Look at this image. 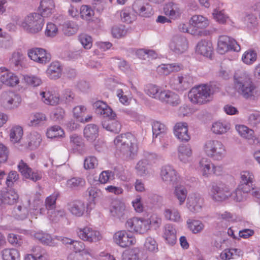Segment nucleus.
<instances>
[{"label":"nucleus","mask_w":260,"mask_h":260,"mask_svg":"<svg viewBox=\"0 0 260 260\" xmlns=\"http://www.w3.org/2000/svg\"><path fill=\"white\" fill-rule=\"evenodd\" d=\"M116 152L122 155L127 159H133L136 155L138 149L136 138L131 133L121 134L114 140Z\"/></svg>","instance_id":"nucleus-1"},{"label":"nucleus","mask_w":260,"mask_h":260,"mask_svg":"<svg viewBox=\"0 0 260 260\" xmlns=\"http://www.w3.org/2000/svg\"><path fill=\"white\" fill-rule=\"evenodd\" d=\"M233 84L235 90L245 99H250L255 94V86L249 75L245 72L235 73Z\"/></svg>","instance_id":"nucleus-2"},{"label":"nucleus","mask_w":260,"mask_h":260,"mask_svg":"<svg viewBox=\"0 0 260 260\" xmlns=\"http://www.w3.org/2000/svg\"><path fill=\"white\" fill-rule=\"evenodd\" d=\"M44 20L39 13H32L27 15L21 23V26L28 33L40 32L44 25Z\"/></svg>","instance_id":"nucleus-3"},{"label":"nucleus","mask_w":260,"mask_h":260,"mask_svg":"<svg viewBox=\"0 0 260 260\" xmlns=\"http://www.w3.org/2000/svg\"><path fill=\"white\" fill-rule=\"evenodd\" d=\"M204 150L206 154L213 160H220L226 154L224 145L216 140L207 141L204 146Z\"/></svg>","instance_id":"nucleus-4"},{"label":"nucleus","mask_w":260,"mask_h":260,"mask_svg":"<svg viewBox=\"0 0 260 260\" xmlns=\"http://www.w3.org/2000/svg\"><path fill=\"white\" fill-rule=\"evenodd\" d=\"M211 94L210 87L207 85H202L192 88L188 95L192 103L203 105L210 101Z\"/></svg>","instance_id":"nucleus-5"},{"label":"nucleus","mask_w":260,"mask_h":260,"mask_svg":"<svg viewBox=\"0 0 260 260\" xmlns=\"http://www.w3.org/2000/svg\"><path fill=\"white\" fill-rule=\"evenodd\" d=\"M210 195L214 201H224L231 196V189L229 186L224 183H213L211 186Z\"/></svg>","instance_id":"nucleus-6"},{"label":"nucleus","mask_w":260,"mask_h":260,"mask_svg":"<svg viewBox=\"0 0 260 260\" xmlns=\"http://www.w3.org/2000/svg\"><path fill=\"white\" fill-rule=\"evenodd\" d=\"M217 50L219 53L223 54L229 50L238 52L241 50V47L235 40L223 35L218 38Z\"/></svg>","instance_id":"nucleus-7"},{"label":"nucleus","mask_w":260,"mask_h":260,"mask_svg":"<svg viewBox=\"0 0 260 260\" xmlns=\"http://www.w3.org/2000/svg\"><path fill=\"white\" fill-rule=\"evenodd\" d=\"M125 227L130 232H135L140 234H143L149 230L147 220L137 217L128 219L125 223Z\"/></svg>","instance_id":"nucleus-8"},{"label":"nucleus","mask_w":260,"mask_h":260,"mask_svg":"<svg viewBox=\"0 0 260 260\" xmlns=\"http://www.w3.org/2000/svg\"><path fill=\"white\" fill-rule=\"evenodd\" d=\"M90 204H85L81 200H74L67 203V207L69 212L76 217L82 216L84 213L89 212L92 209Z\"/></svg>","instance_id":"nucleus-9"},{"label":"nucleus","mask_w":260,"mask_h":260,"mask_svg":"<svg viewBox=\"0 0 260 260\" xmlns=\"http://www.w3.org/2000/svg\"><path fill=\"white\" fill-rule=\"evenodd\" d=\"M77 233L81 239L90 243L96 242L102 239L100 232L89 226L78 229Z\"/></svg>","instance_id":"nucleus-10"},{"label":"nucleus","mask_w":260,"mask_h":260,"mask_svg":"<svg viewBox=\"0 0 260 260\" xmlns=\"http://www.w3.org/2000/svg\"><path fill=\"white\" fill-rule=\"evenodd\" d=\"M160 177L165 183L170 185L176 184L180 179L177 172L170 165H166L161 168Z\"/></svg>","instance_id":"nucleus-11"},{"label":"nucleus","mask_w":260,"mask_h":260,"mask_svg":"<svg viewBox=\"0 0 260 260\" xmlns=\"http://www.w3.org/2000/svg\"><path fill=\"white\" fill-rule=\"evenodd\" d=\"M21 102V97L13 92H6L2 94V104L7 109H16L19 106Z\"/></svg>","instance_id":"nucleus-12"},{"label":"nucleus","mask_w":260,"mask_h":260,"mask_svg":"<svg viewBox=\"0 0 260 260\" xmlns=\"http://www.w3.org/2000/svg\"><path fill=\"white\" fill-rule=\"evenodd\" d=\"M169 48L176 54L183 53L188 49L187 39L181 35L174 36L170 41Z\"/></svg>","instance_id":"nucleus-13"},{"label":"nucleus","mask_w":260,"mask_h":260,"mask_svg":"<svg viewBox=\"0 0 260 260\" xmlns=\"http://www.w3.org/2000/svg\"><path fill=\"white\" fill-rule=\"evenodd\" d=\"M114 241L122 247H126L135 244L136 240L131 233L125 230L117 232L113 236Z\"/></svg>","instance_id":"nucleus-14"},{"label":"nucleus","mask_w":260,"mask_h":260,"mask_svg":"<svg viewBox=\"0 0 260 260\" xmlns=\"http://www.w3.org/2000/svg\"><path fill=\"white\" fill-rule=\"evenodd\" d=\"M18 169L24 178L29 179L34 182L40 180L42 178V172L41 171H32L22 160H21L18 165Z\"/></svg>","instance_id":"nucleus-15"},{"label":"nucleus","mask_w":260,"mask_h":260,"mask_svg":"<svg viewBox=\"0 0 260 260\" xmlns=\"http://www.w3.org/2000/svg\"><path fill=\"white\" fill-rule=\"evenodd\" d=\"M28 57L32 60L42 64H45L51 60V55L41 48H34L28 51Z\"/></svg>","instance_id":"nucleus-16"},{"label":"nucleus","mask_w":260,"mask_h":260,"mask_svg":"<svg viewBox=\"0 0 260 260\" xmlns=\"http://www.w3.org/2000/svg\"><path fill=\"white\" fill-rule=\"evenodd\" d=\"M95 112L100 116H102L104 119L111 117L116 118V114L112 109L105 103L102 101H98L93 104Z\"/></svg>","instance_id":"nucleus-17"},{"label":"nucleus","mask_w":260,"mask_h":260,"mask_svg":"<svg viewBox=\"0 0 260 260\" xmlns=\"http://www.w3.org/2000/svg\"><path fill=\"white\" fill-rule=\"evenodd\" d=\"M95 112L100 116H102L104 119L111 117L116 118V114L112 109L105 103L102 101H98L93 104Z\"/></svg>","instance_id":"nucleus-18"},{"label":"nucleus","mask_w":260,"mask_h":260,"mask_svg":"<svg viewBox=\"0 0 260 260\" xmlns=\"http://www.w3.org/2000/svg\"><path fill=\"white\" fill-rule=\"evenodd\" d=\"M193 83V78L189 75L178 76L174 78L172 86L178 91H183L188 89Z\"/></svg>","instance_id":"nucleus-19"},{"label":"nucleus","mask_w":260,"mask_h":260,"mask_svg":"<svg viewBox=\"0 0 260 260\" xmlns=\"http://www.w3.org/2000/svg\"><path fill=\"white\" fill-rule=\"evenodd\" d=\"M0 89L3 84L9 86H14L19 83V79L13 73L9 71L5 68L0 69Z\"/></svg>","instance_id":"nucleus-20"},{"label":"nucleus","mask_w":260,"mask_h":260,"mask_svg":"<svg viewBox=\"0 0 260 260\" xmlns=\"http://www.w3.org/2000/svg\"><path fill=\"white\" fill-rule=\"evenodd\" d=\"M110 213L114 217L119 219L124 218L127 212L124 202L119 200H114L110 206Z\"/></svg>","instance_id":"nucleus-21"},{"label":"nucleus","mask_w":260,"mask_h":260,"mask_svg":"<svg viewBox=\"0 0 260 260\" xmlns=\"http://www.w3.org/2000/svg\"><path fill=\"white\" fill-rule=\"evenodd\" d=\"M203 205V199L200 195L190 194L187 198L186 206L189 211L193 213L200 212Z\"/></svg>","instance_id":"nucleus-22"},{"label":"nucleus","mask_w":260,"mask_h":260,"mask_svg":"<svg viewBox=\"0 0 260 260\" xmlns=\"http://www.w3.org/2000/svg\"><path fill=\"white\" fill-rule=\"evenodd\" d=\"M174 133L181 142H188L190 139L188 132V125L186 122L177 123L174 127Z\"/></svg>","instance_id":"nucleus-23"},{"label":"nucleus","mask_w":260,"mask_h":260,"mask_svg":"<svg viewBox=\"0 0 260 260\" xmlns=\"http://www.w3.org/2000/svg\"><path fill=\"white\" fill-rule=\"evenodd\" d=\"M18 199V194L13 189H9L6 192L0 191V206L14 204Z\"/></svg>","instance_id":"nucleus-24"},{"label":"nucleus","mask_w":260,"mask_h":260,"mask_svg":"<svg viewBox=\"0 0 260 260\" xmlns=\"http://www.w3.org/2000/svg\"><path fill=\"white\" fill-rule=\"evenodd\" d=\"M190 24L193 27V30H204L209 25V21L208 19L201 15H194L192 16L190 20ZM207 35L208 34V31Z\"/></svg>","instance_id":"nucleus-25"},{"label":"nucleus","mask_w":260,"mask_h":260,"mask_svg":"<svg viewBox=\"0 0 260 260\" xmlns=\"http://www.w3.org/2000/svg\"><path fill=\"white\" fill-rule=\"evenodd\" d=\"M240 183L238 185L242 186L246 190L254 189L253 183L254 180V175L252 172L243 171L240 174Z\"/></svg>","instance_id":"nucleus-26"},{"label":"nucleus","mask_w":260,"mask_h":260,"mask_svg":"<svg viewBox=\"0 0 260 260\" xmlns=\"http://www.w3.org/2000/svg\"><path fill=\"white\" fill-rule=\"evenodd\" d=\"M158 100L173 106H176L179 103L178 95L169 90H161Z\"/></svg>","instance_id":"nucleus-27"},{"label":"nucleus","mask_w":260,"mask_h":260,"mask_svg":"<svg viewBox=\"0 0 260 260\" xmlns=\"http://www.w3.org/2000/svg\"><path fill=\"white\" fill-rule=\"evenodd\" d=\"M62 67L58 61H53L46 71L48 77L52 80H56L61 77L62 75Z\"/></svg>","instance_id":"nucleus-28"},{"label":"nucleus","mask_w":260,"mask_h":260,"mask_svg":"<svg viewBox=\"0 0 260 260\" xmlns=\"http://www.w3.org/2000/svg\"><path fill=\"white\" fill-rule=\"evenodd\" d=\"M55 4L53 0H42L39 7L40 15L42 17H50L54 13Z\"/></svg>","instance_id":"nucleus-29"},{"label":"nucleus","mask_w":260,"mask_h":260,"mask_svg":"<svg viewBox=\"0 0 260 260\" xmlns=\"http://www.w3.org/2000/svg\"><path fill=\"white\" fill-rule=\"evenodd\" d=\"M122 260H146L147 256L138 248H134L123 253Z\"/></svg>","instance_id":"nucleus-30"},{"label":"nucleus","mask_w":260,"mask_h":260,"mask_svg":"<svg viewBox=\"0 0 260 260\" xmlns=\"http://www.w3.org/2000/svg\"><path fill=\"white\" fill-rule=\"evenodd\" d=\"M102 125L104 128L108 131L118 133L121 129V125L119 122L115 120V118L103 119L102 121Z\"/></svg>","instance_id":"nucleus-31"},{"label":"nucleus","mask_w":260,"mask_h":260,"mask_svg":"<svg viewBox=\"0 0 260 260\" xmlns=\"http://www.w3.org/2000/svg\"><path fill=\"white\" fill-rule=\"evenodd\" d=\"M183 69V66L179 63H172L169 64H162L159 66L157 72L162 75H168L173 72H178Z\"/></svg>","instance_id":"nucleus-32"},{"label":"nucleus","mask_w":260,"mask_h":260,"mask_svg":"<svg viewBox=\"0 0 260 260\" xmlns=\"http://www.w3.org/2000/svg\"><path fill=\"white\" fill-rule=\"evenodd\" d=\"M42 101L46 105L55 106L60 102L58 94L53 91H48L41 93Z\"/></svg>","instance_id":"nucleus-33"},{"label":"nucleus","mask_w":260,"mask_h":260,"mask_svg":"<svg viewBox=\"0 0 260 260\" xmlns=\"http://www.w3.org/2000/svg\"><path fill=\"white\" fill-rule=\"evenodd\" d=\"M163 237L166 242L170 245H173L176 242V231L173 225L166 224L164 228Z\"/></svg>","instance_id":"nucleus-34"},{"label":"nucleus","mask_w":260,"mask_h":260,"mask_svg":"<svg viewBox=\"0 0 260 260\" xmlns=\"http://www.w3.org/2000/svg\"><path fill=\"white\" fill-rule=\"evenodd\" d=\"M83 134L86 140L89 142L94 141L99 136V128L94 124H88L84 129Z\"/></svg>","instance_id":"nucleus-35"},{"label":"nucleus","mask_w":260,"mask_h":260,"mask_svg":"<svg viewBox=\"0 0 260 260\" xmlns=\"http://www.w3.org/2000/svg\"><path fill=\"white\" fill-rule=\"evenodd\" d=\"M165 14L170 18L174 19L177 17L180 14V10L177 4L173 2L167 3L164 7Z\"/></svg>","instance_id":"nucleus-36"},{"label":"nucleus","mask_w":260,"mask_h":260,"mask_svg":"<svg viewBox=\"0 0 260 260\" xmlns=\"http://www.w3.org/2000/svg\"><path fill=\"white\" fill-rule=\"evenodd\" d=\"M212 46L210 42L205 40L199 42L197 46V52L206 57H210L212 52Z\"/></svg>","instance_id":"nucleus-37"},{"label":"nucleus","mask_w":260,"mask_h":260,"mask_svg":"<svg viewBox=\"0 0 260 260\" xmlns=\"http://www.w3.org/2000/svg\"><path fill=\"white\" fill-rule=\"evenodd\" d=\"M178 153L179 160L186 163L192 155V150L189 145H181L178 147Z\"/></svg>","instance_id":"nucleus-38"},{"label":"nucleus","mask_w":260,"mask_h":260,"mask_svg":"<svg viewBox=\"0 0 260 260\" xmlns=\"http://www.w3.org/2000/svg\"><path fill=\"white\" fill-rule=\"evenodd\" d=\"M152 127L153 138H156L158 137L162 138L167 133V127L164 123L159 121L154 122Z\"/></svg>","instance_id":"nucleus-39"},{"label":"nucleus","mask_w":260,"mask_h":260,"mask_svg":"<svg viewBox=\"0 0 260 260\" xmlns=\"http://www.w3.org/2000/svg\"><path fill=\"white\" fill-rule=\"evenodd\" d=\"M165 218L171 221L178 222L181 220V215L176 208H166L164 211Z\"/></svg>","instance_id":"nucleus-40"},{"label":"nucleus","mask_w":260,"mask_h":260,"mask_svg":"<svg viewBox=\"0 0 260 260\" xmlns=\"http://www.w3.org/2000/svg\"><path fill=\"white\" fill-rule=\"evenodd\" d=\"M250 191V190H246L245 188L238 185L235 190L231 193L230 197L237 202H243L246 200L247 194Z\"/></svg>","instance_id":"nucleus-41"},{"label":"nucleus","mask_w":260,"mask_h":260,"mask_svg":"<svg viewBox=\"0 0 260 260\" xmlns=\"http://www.w3.org/2000/svg\"><path fill=\"white\" fill-rule=\"evenodd\" d=\"M3 260H20L19 251L15 248H6L1 251Z\"/></svg>","instance_id":"nucleus-42"},{"label":"nucleus","mask_w":260,"mask_h":260,"mask_svg":"<svg viewBox=\"0 0 260 260\" xmlns=\"http://www.w3.org/2000/svg\"><path fill=\"white\" fill-rule=\"evenodd\" d=\"M150 166L149 161L146 158L139 160L135 167L137 174L141 176L146 175L149 173Z\"/></svg>","instance_id":"nucleus-43"},{"label":"nucleus","mask_w":260,"mask_h":260,"mask_svg":"<svg viewBox=\"0 0 260 260\" xmlns=\"http://www.w3.org/2000/svg\"><path fill=\"white\" fill-rule=\"evenodd\" d=\"M12 213L15 218L19 220H23L27 217L28 211L24 205L20 204L14 208Z\"/></svg>","instance_id":"nucleus-44"},{"label":"nucleus","mask_w":260,"mask_h":260,"mask_svg":"<svg viewBox=\"0 0 260 260\" xmlns=\"http://www.w3.org/2000/svg\"><path fill=\"white\" fill-rule=\"evenodd\" d=\"M230 128V124L226 122L216 121L213 123L211 128L212 132L217 135L226 133Z\"/></svg>","instance_id":"nucleus-45"},{"label":"nucleus","mask_w":260,"mask_h":260,"mask_svg":"<svg viewBox=\"0 0 260 260\" xmlns=\"http://www.w3.org/2000/svg\"><path fill=\"white\" fill-rule=\"evenodd\" d=\"M22 128L18 125L13 126L10 131V141L13 143H18L21 139L23 136Z\"/></svg>","instance_id":"nucleus-46"},{"label":"nucleus","mask_w":260,"mask_h":260,"mask_svg":"<svg viewBox=\"0 0 260 260\" xmlns=\"http://www.w3.org/2000/svg\"><path fill=\"white\" fill-rule=\"evenodd\" d=\"M34 237L44 245L54 246L55 243L50 235L42 231L34 234Z\"/></svg>","instance_id":"nucleus-47"},{"label":"nucleus","mask_w":260,"mask_h":260,"mask_svg":"<svg viewBox=\"0 0 260 260\" xmlns=\"http://www.w3.org/2000/svg\"><path fill=\"white\" fill-rule=\"evenodd\" d=\"M236 129L239 134L243 138L252 140L254 137V131L244 125H236Z\"/></svg>","instance_id":"nucleus-48"},{"label":"nucleus","mask_w":260,"mask_h":260,"mask_svg":"<svg viewBox=\"0 0 260 260\" xmlns=\"http://www.w3.org/2000/svg\"><path fill=\"white\" fill-rule=\"evenodd\" d=\"M174 194L179 201V205H182L186 199L187 191L186 188L183 186H177L175 188Z\"/></svg>","instance_id":"nucleus-49"},{"label":"nucleus","mask_w":260,"mask_h":260,"mask_svg":"<svg viewBox=\"0 0 260 260\" xmlns=\"http://www.w3.org/2000/svg\"><path fill=\"white\" fill-rule=\"evenodd\" d=\"M187 224L188 228L194 234L201 232L205 226L202 222L198 220L189 219L187 220Z\"/></svg>","instance_id":"nucleus-50"},{"label":"nucleus","mask_w":260,"mask_h":260,"mask_svg":"<svg viewBox=\"0 0 260 260\" xmlns=\"http://www.w3.org/2000/svg\"><path fill=\"white\" fill-rule=\"evenodd\" d=\"M46 120L47 117L45 114L36 113L30 116L29 124L30 126H36L44 124Z\"/></svg>","instance_id":"nucleus-51"},{"label":"nucleus","mask_w":260,"mask_h":260,"mask_svg":"<svg viewBox=\"0 0 260 260\" xmlns=\"http://www.w3.org/2000/svg\"><path fill=\"white\" fill-rule=\"evenodd\" d=\"M64 135L63 130L58 125L50 127L46 132L47 137L50 139L63 137Z\"/></svg>","instance_id":"nucleus-52"},{"label":"nucleus","mask_w":260,"mask_h":260,"mask_svg":"<svg viewBox=\"0 0 260 260\" xmlns=\"http://www.w3.org/2000/svg\"><path fill=\"white\" fill-rule=\"evenodd\" d=\"M85 183L84 179L80 177H73L67 181V185L71 189H77L84 186Z\"/></svg>","instance_id":"nucleus-53"},{"label":"nucleus","mask_w":260,"mask_h":260,"mask_svg":"<svg viewBox=\"0 0 260 260\" xmlns=\"http://www.w3.org/2000/svg\"><path fill=\"white\" fill-rule=\"evenodd\" d=\"M178 29L180 31L187 32L195 36H206L207 32L204 30H193L191 28H188L187 24L181 23L178 26Z\"/></svg>","instance_id":"nucleus-54"},{"label":"nucleus","mask_w":260,"mask_h":260,"mask_svg":"<svg viewBox=\"0 0 260 260\" xmlns=\"http://www.w3.org/2000/svg\"><path fill=\"white\" fill-rule=\"evenodd\" d=\"M59 196V193L58 192H54L52 194L47 197L45 202V205L46 207V209H47L48 212L53 210L56 206V201Z\"/></svg>","instance_id":"nucleus-55"},{"label":"nucleus","mask_w":260,"mask_h":260,"mask_svg":"<svg viewBox=\"0 0 260 260\" xmlns=\"http://www.w3.org/2000/svg\"><path fill=\"white\" fill-rule=\"evenodd\" d=\"M29 139L28 146L31 149H34L40 145L42 141V137L38 133L33 132L30 134Z\"/></svg>","instance_id":"nucleus-56"},{"label":"nucleus","mask_w":260,"mask_h":260,"mask_svg":"<svg viewBox=\"0 0 260 260\" xmlns=\"http://www.w3.org/2000/svg\"><path fill=\"white\" fill-rule=\"evenodd\" d=\"M200 167L203 176H207L212 172L211 166L213 165L211 161L207 158H203L200 161Z\"/></svg>","instance_id":"nucleus-57"},{"label":"nucleus","mask_w":260,"mask_h":260,"mask_svg":"<svg viewBox=\"0 0 260 260\" xmlns=\"http://www.w3.org/2000/svg\"><path fill=\"white\" fill-rule=\"evenodd\" d=\"M240 250L238 249L231 248L224 250L220 254L222 259L228 260L234 258L236 256H239Z\"/></svg>","instance_id":"nucleus-58"},{"label":"nucleus","mask_w":260,"mask_h":260,"mask_svg":"<svg viewBox=\"0 0 260 260\" xmlns=\"http://www.w3.org/2000/svg\"><path fill=\"white\" fill-rule=\"evenodd\" d=\"M62 31L65 35L70 36L76 33L77 27L73 22H66L63 24Z\"/></svg>","instance_id":"nucleus-59"},{"label":"nucleus","mask_w":260,"mask_h":260,"mask_svg":"<svg viewBox=\"0 0 260 260\" xmlns=\"http://www.w3.org/2000/svg\"><path fill=\"white\" fill-rule=\"evenodd\" d=\"M70 144L73 148L76 150H79L84 146L83 139L76 135L70 136Z\"/></svg>","instance_id":"nucleus-60"},{"label":"nucleus","mask_w":260,"mask_h":260,"mask_svg":"<svg viewBox=\"0 0 260 260\" xmlns=\"http://www.w3.org/2000/svg\"><path fill=\"white\" fill-rule=\"evenodd\" d=\"M257 54L253 50H248L245 52L242 57L243 61L247 64H252L256 60Z\"/></svg>","instance_id":"nucleus-61"},{"label":"nucleus","mask_w":260,"mask_h":260,"mask_svg":"<svg viewBox=\"0 0 260 260\" xmlns=\"http://www.w3.org/2000/svg\"><path fill=\"white\" fill-rule=\"evenodd\" d=\"M127 32L125 26L122 25L114 26L111 29V34L115 38H120L125 36Z\"/></svg>","instance_id":"nucleus-62"},{"label":"nucleus","mask_w":260,"mask_h":260,"mask_svg":"<svg viewBox=\"0 0 260 260\" xmlns=\"http://www.w3.org/2000/svg\"><path fill=\"white\" fill-rule=\"evenodd\" d=\"M133 9L136 13L142 17H147L151 15V12L149 11V8H146L144 5L139 6L137 3L133 5Z\"/></svg>","instance_id":"nucleus-63"},{"label":"nucleus","mask_w":260,"mask_h":260,"mask_svg":"<svg viewBox=\"0 0 260 260\" xmlns=\"http://www.w3.org/2000/svg\"><path fill=\"white\" fill-rule=\"evenodd\" d=\"M98 166V160L93 156H89L84 159V168L85 170H90L95 168Z\"/></svg>","instance_id":"nucleus-64"}]
</instances>
